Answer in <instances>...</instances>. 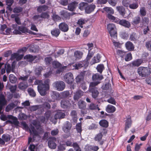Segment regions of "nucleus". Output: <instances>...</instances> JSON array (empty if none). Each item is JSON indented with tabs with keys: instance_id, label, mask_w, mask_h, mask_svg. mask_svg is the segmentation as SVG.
Segmentation results:
<instances>
[{
	"instance_id": "obj_27",
	"label": "nucleus",
	"mask_w": 151,
	"mask_h": 151,
	"mask_svg": "<svg viewBox=\"0 0 151 151\" xmlns=\"http://www.w3.org/2000/svg\"><path fill=\"white\" fill-rule=\"evenodd\" d=\"M138 39L137 35L135 32H132L130 34L129 36V40L134 42H136Z\"/></svg>"
},
{
	"instance_id": "obj_53",
	"label": "nucleus",
	"mask_w": 151,
	"mask_h": 151,
	"mask_svg": "<svg viewBox=\"0 0 151 151\" xmlns=\"http://www.w3.org/2000/svg\"><path fill=\"white\" fill-rule=\"evenodd\" d=\"M104 10L108 14H113L114 13V11L113 9L110 8L108 7H105L104 8Z\"/></svg>"
},
{
	"instance_id": "obj_18",
	"label": "nucleus",
	"mask_w": 151,
	"mask_h": 151,
	"mask_svg": "<svg viewBox=\"0 0 151 151\" xmlns=\"http://www.w3.org/2000/svg\"><path fill=\"white\" fill-rule=\"evenodd\" d=\"M101 58V56L100 54H98L96 56H94L92 58L90 62V64L92 65L99 62L100 61Z\"/></svg>"
},
{
	"instance_id": "obj_24",
	"label": "nucleus",
	"mask_w": 151,
	"mask_h": 151,
	"mask_svg": "<svg viewBox=\"0 0 151 151\" xmlns=\"http://www.w3.org/2000/svg\"><path fill=\"white\" fill-rule=\"evenodd\" d=\"M125 47L129 51H132L134 50V46L133 44L130 41H128L125 44Z\"/></svg>"
},
{
	"instance_id": "obj_6",
	"label": "nucleus",
	"mask_w": 151,
	"mask_h": 151,
	"mask_svg": "<svg viewBox=\"0 0 151 151\" xmlns=\"http://www.w3.org/2000/svg\"><path fill=\"white\" fill-rule=\"evenodd\" d=\"M97 85H91L90 84L89 91L92 93V97L94 98H96L99 94V92L98 91V89L96 86Z\"/></svg>"
},
{
	"instance_id": "obj_19",
	"label": "nucleus",
	"mask_w": 151,
	"mask_h": 151,
	"mask_svg": "<svg viewBox=\"0 0 151 151\" xmlns=\"http://www.w3.org/2000/svg\"><path fill=\"white\" fill-rule=\"evenodd\" d=\"M78 3L74 1L69 4L68 6V9L71 11H73L75 10Z\"/></svg>"
},
{
	"instance_id": "obj_64",
	"label": "nucleus",
	"mask_w": 151,
	"mask_h": 151,
	"mask_svg": "<svg viewBox=\"0 0 151 151\" xmlns=\"http://www.w3.org/2000/svg\"><path fill=\"white\" fill-rule=\"evenodd\" d=\"M76 129L77 132L81 133L82 131L81 124V123H78L76 124Z\"/></svg>"
},
{
	"instance_id": "obj_5",
	"label": "nucleus",
	"mask_w": 151,
	"mask_h": 151,
	"mask_svg": "<svg viewBox=\"0 0 151 151\" xmlns=\"http://www.w3.org/2000/svg\"><path fill=\"white\" fill-rule=\"evenodd\" d=\"M92 79L94 82H91L90 84L91 85H97L99 84L103 78L102 75L99 74L98 73H96L93 75L92 76Z\"/></svg>"
},
{
	"instance_id": "obj_2",
	"label": "nucleus",
	"mask_w": 151,
	"mask_h": 151,
	"mask_svg": "<svg viewBox=\"0 0 151 151\" xmlns=\"http://www.w3.org/2000/svg\"><path fill=\"white\" fill-rule=\"evenodd\" d=\"M137 71L139 75L141 77H146L151 73L150 68L148 67H140L138 68Z\"/></svg>"
},
{
	"instance_id": "obj_45",
	"label": "nucleus",
	"mask_w": 151,
	"mask_h": 151,
	"mask_svg": "<svg viewBox=\"0 0 151 151\" xmlns=\"http://www.w3.org/2000/svg\"><path fill=\"white\" fill-rule=\"evenodd\" d=\"M2 138L5 142L9 141L11 139L10 135L8 134H3L2 136Z\"/></svg>"
},
{
	"instance_id": "obj_35",
	"label": "nucleus",
	"mask_w": 151,
	"mask_h": 151,
	"mask_svg": "<svg viewBox=\"0 0 151 151\" xmlns=\"http://www.w3.org/2000/svg\"><path fill=\"white\" fill-rule=\"evenodd\" d=\"M83 55V52L79 51H76L74 53V56L76 59H81Z\"/></svg>"
},
{
	"instance_id": "obj_10",
	"label": "nucleus",
	"mask_w": 151,
	"mask_h": 151,
	"mask_svg": "<svg viewBox=\"0 0 151 151\" xmlns=\"http://www.w3.org/2000/svg\"><path fill=\"white\" fill-rule=\"evenodd\" d=\"M72 127V124L71 123L68 121H66L63 124L62 127L63 130L66 133L69 132Z\"/></svg>"
},
{
	"instance_id": "obj_31",
	"label": "nucleus",
	"mask_w": 151,
	"mask_h": 151,
	"mask_svg": "<svg viewBox=\"0 0 151 151\" xmlns=\"http://www.w3.org/2000/svg\"><path fill=\"white\" fill-rule=\"evenodd\" d=\"M107 16L108 18L111 20L112 22H114L115 23H117L119 19L118 18L115 17L112 15L108 14Z\"/></svg>"
},
{
	"instance_id": "obj_29",
	"label": "nucleus",
	"mask_w": 151,
	"mask_h": 151,
	"mask_svg": "<svg viewBox=\"0 0 151 151\" xmlns=\"http://www.w3.org/2000/svg\"><path fill=\"white\" fill-rule=\"evenodd\" d=\"M103 135L101 133H99L96 135L94 138V140L95 141L99 142L100 144L102 145L103 144L104 142L103 141H101Z\"/></svg>"
},
{
	"instance_id": "obj_1",
	"label": "nucleus",
	"mask_w": 151,
	"mask_h": 151,
	"mask_svg": "<svg viewBox=\"0 0 151 151\" xmlns=\"http://www.w3.org/2000/svg\"><path fill=\"white\" fill-rule=\"evenodd\" d=\"M50 80L46 79L43 83L41 80H36L34 82V84L38 85L37 89L38 92L42 96H44L46 94V91L49 89V83Z\"/></svg>"
},
{
	"instance_id": "obj_42",
	"label": "nucleus",
	"mask_w": 151,
	"mask_h": 151,
	"mask_svg": "<svg viewBox=\"0 0 151 151\" xmlns=\"http://www.w3.org/2000/svg\"><path fill=\"white\" fill-rule=\"evenodd\" d=\"M61 98H65L70 96V93L69 91H64L61 93Z\"/></svg>"
},
{
	"instance_id": "obj_61",
	"label": "nucleus",
	"mask_w": 151,
	"mask_h": 151,
	"mask_svg": "<svg viewBox=\"0 0 151 151\" xmlns=\"http://www.w3.org/2000/svg\"><path fill=\"white\" fill-rule=\"evenodd\" d=\"M86 22L84 19L81 18L78 20V24L81 27L83 28L82 25L84 24Z\"/></svg>"
},
{
	"instance_id": "obj_41",
	"label": "nucleus",
	"mask_w": 151,
	"mask_h": 151,
	"mask_svg": "<svg viewBox=\"0 0 151 151\" xmlns=\"http://www.w3.org/2000/svg\"><path fill=\"white\" fill-rule=\"evenodd\" d=\"M84 79L83 76L81 74L78 75L76 78V81L78 83H82Z\"/></svg>"
},
{
	"instance_id": "obj_16",
	"label": "nucleus",
	"mask_w": 151,
	"mask_h": 151,
	"mask_svg": "<svg viewBox=\"0 0 151 151\" xmlns=\"http://www.w3.org/2000/svg\"><path fill=\"white\" fill-rule=\"evenodd\" d=\"M4 67L6 69V72L7 73H9L12 70L14 69L15 66L14 65L13 63L11 66V65L8 63H6L5 64Z\"/></svg>"
},
{
	"instance_id": "obj_8",
	"label": "nucleus",
	"mask_w": 151,
	"mask_h": 151,
	"mask_svg": "<svg viewBox=\"0 0 151 151\" xmlns=\"http://www.w3.org/2000/svg\"><path fill=\"white\" fill-rule=\"evenodd\" d=\"M88 62L84 60L78 62L74 65L73 66L75 68V69L78 70L82 67L85 68L88 67Z\"/></svg>"
},
{
	"instance_id": "obj_56",
	"label": "nucleus",
	"mask_w": 151,
	"mask_h": 151,
	"mask_svg": "<svg viewBox=\"0 0 151 151\" xmlns=\"http://www.w3.org/2000/svg\"><path fill=\"white\" fill-rule=\"evenodd\" d=\"M28 92L30 96L35 97L36 96V93L33 89L32 88H29L28 89Z\"/></svg>"
},
{
	"instance_id": "obj_62",
	"label": "nucleus",
	"mask_w": 151,
	"mask_h": 151,
	"mask_svg": "<svg viewBox=\"0 0 151 151\" xmlns=\"http://www.w3.org/2000/svg\"><path fill=\"white\" fill-rule=\"evenodd\" d=\"M29 76L28 75H26L24 76H20L19 78V80L22 81V82H27Z\"/></svg>"
},
{
	"instance_id": "obj_26",
	"label": "nucleus",
	"mask_w": 151,
	"mask_h": 151,
	"mask_svg": "<svg viewBox=\"0 0 151 151\" xmlns=\"http://www.w3.org/2000/svg\"><path fill=\"white\" fill-rule=\"evenodd\" d=\"M6 122L12 124H13L16 126H18L19 124V122L18 121L17 118L15 117H14L12 119V120H8L6 121Z\"/></svg>"
},
{
	"instance_id": "obj_9",
	"label": "nucleus",
	"mask_w": 151,
	"mask_h": 151,
	"mask_svg": "<svg viewBox=\"0 0 151 151\" xmlns=\"http://www.w3.org/2000/svg\"><path fill=\"white\" fill-rule=\"evenodd\" d=\"M64 78L65 82L68 84H71L74 81L73 75L70 72L65 74Z\"/></svg>"
},
{
	"instance_id": "obj_46",
	"label": "nucleus",
	"mask_w": 151,
	"mask_h": 151,
	"mask_svg": "<svg viewBox=\"0 0 151 151\" xmlns=\"http://www.w3.org/2000/svg\"><path fill=\"white\" fill-rule=\"evenodd\" d=\"M142 61L140 59H137L136 60L132 62V65L138 67L142 63Z\"/></svg>"
},
{
	"instance_id": "obj_11",
	"label": "nucleus",
	"mask_w": 151,
	"mask_h": 151,
	"mask_svg": "<svg viewBox=\"0 0 151 151\" xmlns=\"http://www.w3.org/2000/svg\"><path fill=\"white\" fill-rule=\"evenodd\" d=\"M57 141V139L54 137L50 138L48 141V146L49 148L52 149H55L56 147V144L55 142Z\"/></svg>"
},
{
	"instance_id": "obj_38",
	"label": "nucleus",
	"mask_w": 151,
	"mask_h": 151,
	"mask_svg": "<svg viewBox=\"0 0 151 151\" xmlns=\"http://www.w3.org/2000/svg\"><path fill=\"white\" fill-rule=\"evenodd\" d=\"M42 69V66H38L37 67L35 70V75L37 76L40 75Z\"/></svg>"
},
{
	"instance_id": "obj_12",
	"label": "nucleus",
	"mask_w": 151,
	"mask_h": 151,
	"mask_svg": "<svg viewBox=\"0 0 151 151\" xmlns=\"http://www.w3.org/2000/svg\"><path fill=\"white\" fill-rule=\"evenodd\" d=\"M65 116V114L59 111L56 113L54 116V122L52 120V122L54 123V124H56L57 122V120L58 119H63L64 118Z\"/></svg>"
},
{
	"instance_id": "obj_30",
	"label": "nucleus",
	"mask_w": 151,
	"mask_h": 151,
	"mask_svg": "<svg viewBox=\"0 0 151 151\" xmlns=\"http://www.w3.org/2000/svg\"><path fill=\"white\" fill-rule=\"evenodd\" d=\"M7 101L4 95L2 93L0 94V105L4 106L6 105Z\"/></svg>"
},
{
	"instance_id": "obj_40",
	"label": "nucleus",
	"mask_w": 151,
	"mask_h": 151,
	"mask_svg": "<svg viewBox=\"0 0 151 151\" xmlns=\"http://www.w3.org/2000/svg\"><path fill=\"white\" fill-rule=\"evenodd\" d=\"M88 109L92 110L96 109H98L99 111L100 110V109L98 107V105L93 103H91L90 104Z\"/></svg>"
},
{
	"instance_id": "obj_44",
	"label": "nucleus",
	"mask_w": 151,
	"mask_h": 151,
	"mask_svg": "<svg viewBox=\"0 0 151 151\" xmlns=\"http://www.w3.org/2000/svg\"><path fill=\"white\" fill-rule=\"evenodd\" d=\"M139 5L138 3L135 1L129 4V7L130 9H137Z\"/></svg>"
},
{
	"instance_id": "obj_57",
	"label": "nucleus",
	"mask_w": 151,
	"mask_h": 151,
	"mask_svg": "<svg viewBox=\"0 0 151 151\" xmlns=\"http://www.w3.org/2000/svg\"><path fill=\"white\" fill-rule=\"evenodd\" d=\"M139 12L140 15L142 16H144L146 14V10L145 7H142L140 8Z\"/></svg>"
},
{
	"instance_id": "obj_63",
	"label": "nucleus",
	"mask_w": 151,
	"mask_h": 151,
	"mask_svg": "<svg viewBox=\"0 0 151 151\" xmlns=\"http://www.w3.org/2000/svg\"><path fill=\"white\" fill-rule=\"evenodd\" d=\"M140 21V18L139 17L137 16L135 17L133 21V24H139Z\"/></svg>"
},
{
	"instance_id": "obj_52",
	"label": "nucleus",
	"mask_w": 151,
	"mask_h": 151,
	"mask_svg": "<svg viewBox=\"0 0 151 151\" xmlns=\"http://www.w3.org/2000/svg\"><path fill=\"white\" fill-rule=\"evenodd\" d=\"M23 10L22 8L20 6H16L13 10V12L15 13H19L21 12Z\"/></svg>"
},
{
	"instance_id": "obj_7",
	"label": "nucleus",
	"mask_w": 151,
	"mask_h": 151,
	"mask_svg": "<svg viewBox=\"0 0 151 151\" xmlns=\"http://www.w3.org/2000/svg\"><path fill=\"white\" fill-rule=\"evenodd\" d=\"M13 32L16 35H21L22 33L27 34V33H29V32L27 27L23 26H18V30H14Z\"/></svg>"
},
{
	"instance_id": "obj_23",
	"label": "nucleus",
	"mask_w": 151,
	"mask_h": 151,
	"mask_svg": "<svg viewBox=\"0 0 151 151\" xmlns=\"http://www.w3.org/2000/svg\"><path fill=\"white\" fill-rule=\"evenodd\" d=\"M70 104L69 101L68 100L63 99L61 101V106L63 108H66L70 106Z\"/></svg>"
},
{
	"instance_id": "obj_32",
	"label": "nucleus",
	"mask_w": 151,
	"mask_h": 151,
	"mask_svg": "<svg viewBox=\"0 0 151 151\" xmlns=\"http://www.w3.org/2000/svg\"><path fill=\"white\" fill-rule=\"evenodd\" d=\"M29 130L30 133H31L32 131L33 134V138H35V136H39L38 132L35 129V127L31 125L30 126V129Z\"/></svg>"
},
{
	"instance_id": "obj_48",
	"label": "nucleus",
	"mask_w": 151,
	"mask_h": 151,
	"mask_svg": "<svg viewBox=\"0 0 151 151\" xmlns=\"http://www.w3.org/2000/svg\"><path fill=\"white\" fill-rule=\"evenodd\" d=\"M35 57L31 55H28L24 56V58L30 62H32L35 58Z\"/></svg>"
},
{
	"instance_id": "obj_50",
	"label": "nucleus",
	"mask_w": 151,
	"mask_h": 151,
	"mask_svg": "<svg viewBox=\"0 0 151 151\" xmlns=\"http://www.w3.org/2000/svg\"><path fill=\"white\" fill-rule=\"evenodd\" d=\"M52 65L53 67L55 68H58L63 67L62 64L57 61H54L53 62Z\"/></svg>"
},
{
	"instance_id": "obj_15",
	"label": "nucleus",
	"mask_w": 151,
	"mask_h": 151,
	"mask_svg": "<svg viewBox=\"0 0 151 151\" xmlns=\"http://www.w3.org/2000/svg\"><path fill=\"white\" fill-rule=\"evenodd\" d=\"M95 7L96 6L94 4H92L89 5L88 4L85 9V12L86 14H90L94 11Z\"/></svg>"
},
{
	"instance_id": "obj_43",
	"label": "nucleus",
	"mask_w": 151,
	"mask_h": 151,
	"mask_svg": "<svg viewBox=\"0 0 151 151\" xmlns=\"http://www.w3.org/2000/svg\"><path fill=\"white\" fill-rule=\"evenodd\" d=\"M60 31L58 29H55L51 31L52 35L55 37H58L60 34Z\"/></svg>"
},
{
	"instance_id": "obj_58",
	"label": "nucleus",
	"mask_w": 151,
	"mask_h": 151,
	"mask_svg": "<svg viewBox=\"0 0 151 151\" xmlns=\"http://www.w3.org/2000/svg\"><path fill=\"white\" fill-rule=\"evenodd\" d=\"M29 47V45H28V46L27 47H22L21 48L19 49L18 50L17 52L19 53H23L27 51V50L28 48Z\"/></svg>"
},
{
	"instance_id": "obj_14",
	"label": "nucleus",
	"mask_w": 151,
	"mask_h": 151,
	"mask_svg": "<svg viewBox=\"0 0 151 151\" xmlns=\"http://www.w3.org/2000/svg\"><path fill=\"white\" fill-rule=\"evenodd\" d=\"M117 24L127 28H129L131 25L130 24L129 21L123 19L120 20L119 19Z\"/></svg>"
},
{
	"instance_id": "obj_28",
	"label": "nucleus",
	"mask_w": 151,
	"mask_h": 151,
	"mask_svg": "<svg viewBox=\"0 0 151 151\" xmlns=\"http://www.w3.org/2000/svg\"><path fill=\"white\" fill-rule=\"evenodd\" d=\"M78 105L79 109H84L86 107V103L84 101L80 100L78 102Z\"/></svg>"
},
{
	"instance_id": "obj_25",
	"label": "nucleus",
	"mask_w": 151,
	"mask_h": 151,
	"mask_svg": "<svg viewBox=\"0 0 151 151\" xmlns=\"http://www.w3.org/2000/svg\"><path fill=\"white\" fill-rule=\"evenodd\" d=\"M116 9L121 15L122 16H124L126 13L124 7L122 6H119L116 7Z\"/></svg>"
},
{
	"instance_id": "obj_4",
	"label": "nucleus",
	"mask_w": 151,
	"mask_h": 151,
	"mask_svg": "<svg viewBox=\"0 0 151 151\" xmlns=\"http://www.w3.org/2000/svg\"><path fill=\"white\" fill-rule=\"evenodd\" d=\"M53 87H55L56 90L59 91H63L65 87V83L61 81H56L53 84Z\"/></svg>"
},
{
	"instance_id": "obj_22",
	"label": "nucleus",
	"mask_w": 151,
	"mask_h": 151,
	"mask_svg": "<svg viewBox=\"0 0 151 151\" xmlns=\"http://www.w3.org/2000/svg\"><path fill=\"white\" fill-rule=\"evenodd\" d=\"M28 87L27 82H21L18 85V87L21 90H25Z\"/></svg>"
},
{
	"instance_id": "obj_60",
	"label": "nucleus",
	"mask_w": 151,
	"mask_h": 151,
	"mask_svg": "<svg viewBox=\"0 0 151 151\" xmlns=\"http://www.w3.org/2000/svg\"><path fill=\"white\" fill-rule=\"evenodd\" d=\"M39 106L38 105L32 106L29 107V109L32 111H35L39 108Z\"/></svg>"
},
{
	"instance_id": "obj_36",
	"label": "nucleus",
	"mask_w": 151,
	"mask_h": 151,
	"mask_svg": "<svg viewBox=\"0 0 151 151\" xmlns=\"http://www.w3.org/2000/svg\"><path fill=\"white\" fill-rule=\"evenodd\" d=\"M87 4L88 3L86 2L80 3L79 4L78 8L81 11H85Z\"/></svg>"
},
{
	"instance_id": "obj_59",
	"label": "nucleus",
	"mask_w": 151,
	"mask_h": 151,
	"mask_svg": "<svg viewBox=\"0 0 151 151\" xmlns=\"http://www.w3.org/2000/svg\"><path fill=\"white\" fill-rule=\"evenodd\" d=\"M64 50L63 49H61L59 50L58 51L55 55V58L59 57V56L62 55L64 53Z\"/></svg>"
},
{
	"instance_id": "obj_17",
	"label": "nucleus",
	"mask_w": 151,
	"mask_h": 151,
	"mask_svg": "<svg viewBox=\"0 0 151 151\" xmlns=\"http://www.w3.org/2000/svg\"><path fill=\"white\" fill-rule=\"evenodd\" d=\"M60 29L62 31L65 32H67L68 29V25L65 23H61L59 25Z\"/></svg>"
},
{
	"instance_id": "obj_13",
	"label": "nucleus",
	"mask_w": 151,
	"mask_h": 151,
	"mask_svg": "<svg viewBox=\"0 0 151 151\" xmlns=\"http://www.w3.org/2000/svg\"><path fill=\"white\" fill-rule=\"evenodd\" d=\"M61 17L63 20L69 19L70 16V14L66 10H63L60 12Z\"/></svg>"
},
{
	"instance_id": "obj_49",
	"label": "nucleus",
	"mask_w": 151,
	"mask_h": 151,
	"mask_svg": "<svg viewBox=\"0 0 151 151\" xmlns=\"http://www.w3.org/2000/svg\"><path fill=\"white\" fill-rule=\"evenodd\" d=\"M15 106V104L13 103L9 104L6 107L5 110L6 112H9L10 110L13 109Z\"/></svg>"
},
{
	"instance_id": "obj_21",
	"label": "nucleus",
	"mask_w": 151,
	"mask_h": 151,
	"mask_svg": "<svg viewBox=\"0 0 151 151\" xmlns=\"http://www.w3.org/2000/svg\"><path fill=\"white\" fill-rule=\"evenodd\" d=\"M116 110V108L113 106L109 104L106 108V110L108 113H113Z\"/></svg>"
},
{
	"instance_id": "obj_54",
	"label": "nucleus",
	"mask_w": 151,
	"mask_h": 151,
	"mask_svg": "<svg viewBox=\"0 0 151 151\" xmlns=\"http://www.w3.org/2000/svg\"><path fill=\"white\" fill-rule=\"evenodd\" d=\"M52 98L54 99L59 100L60 98V95L58 92L56 91H54L53 93Z\"/></svg>"
},
{
	"instance_id": "obj_47",
	"label": "nucleus",
	"mask_w": 151,
	"mask_h": 151,
	"mask_svg": "<svg viewBox=\"0 0 151 151\" xmlns=\"http://www.w3.org/2000/svg\"><path fill=\"white\" fill-rule=\"evenodd\" d=\"M67 67V66H63L59 68L56 71V74H60L61 72H65Z\"/></svg>"
},
{
	"instance_id": "obj_33",
	"label": "nucleus",
	"mask_w": 151,
	"mask_h": 151,
	"mask_svg": "<svg viewBox=\"0 0 151 151\" xmlns=\"http://www.w3.org/2000/svg\"><path fill=\"white\" fill-rule=\"evenodd\" d=\"M132 124V121L130 118H128L126 120L125 131L126 132L127 129H129L131 127Z\"/></svg>"
},
{
	"instance_id": "obj_37",
	"label": "nucleus",
	"mask_w": 151,
	"mask_h": 151,
	"mask_svg": "<svg viewBox=\"0 0 151 151\" xmlns=\"http://www.w3.org/2000/svg\"><path fill=\"white\" fill-rule=\"evenodd\" d=\"M47 9V6L45 5H44L38 6L37 8V10L38 12L41 13L42 11H46Z\"/></svg>"
},
{
	"instance_id": "obj_39",
	"label": "nucleus",
	"mask_w": 151,
	"mask_h": 151,
	"mask_svg": "<svg viewBox=\"0 0 151 151\" xmlns=\"http://www.w3.org/2000/svg\"><path fill=\"white\" fill-rule=\"evenodd\" d=\"M100 125L103 127L106 128L108 126V122L106 120L103 119L100 121L99 122Z\"/></svg>"
},
{
	"instance_id": "obj_3",
	"label": "nucleus",
	"mask_w": 151,
	"mask_h": 151,
	"mask_svg": "<svg viewBox=\"0 0 151 151\" xmlns=\"http://www.w3.org/2000/svg\"><path fill=\"white\" fill-rule=\"evenodd\" d=\"M107 29L111 37H116V29L114 24H108L107 26Z\"/></svg>"
},
{
	"instance_id": "obj_34",
	"label": "nucleus",
	"mask_w": 151,
	"mask_h": 151,
	"mask_svg": "<svg viewBox=\"0 0 151 151\" xmlns=\"http://www.w3.org/2000/svg\"><path fill=\"white\" fill-rule=\"evenodd\" d=\"M70 115L72 117V120L74 122H76L77 120V113L76 111L75 110H73L71 111Z\"/></svg>"
},
{
	"instance_id": "obj_55",
	"label": "nucleus",
	"mask_w": 151,
	"mask_h": 151,
	"mask_svg": "<svg viewBox=\"0 0 151 151\" xmlns=\"http://www.w3.org/2000/svg\"><path fill=\"white\" fill-rule=\"evenodd\" d=\"M97 71L100 73H102L103 70L104 69V65L103 64L98 65L96 68Z\"/></svg>"
},
{
	"instance_id": "obj_20",
	"label": "nucleus",
	"mask_w": 151,
	"mask_h": 151,
	"mask_svg": "<svg viewBox=\"0 0 151 151\" xmlns=\"http://www.w3.org/2000/svg\"><path fill=\"white\" fill-rule=\"evenodd\" d=\"M83 95V92L81 91H78L74 93L73 99L75 101L78 100Z\"/></svg>"
},
{
	"instance_id": "obj_51",
	"label": "nucleus",
	"mask_w": 151,
	"mask_h": 151,
	"mask_svg": "<svg viewBox=\"0 0 151 151\" xmlns=\"http://www.w3.org/2000/svg\"><path fill=\"white\" fill-rule=\"evenodd\" d=\"M9 80L11 83H14L16 82L17 78L14 75L11 74L9 76Z\"/></svg>"
}]
</instances>
